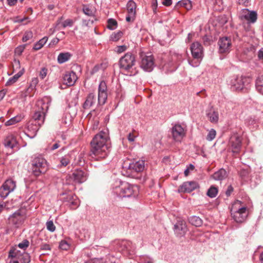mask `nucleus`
<instances>
[{"label":"nucleus","mask_w":263,"mask_h":263,"mask_svg":"<svg viewBox=\"0 0 263 263\" xmlns=\"http://www.w3.org/2000/svg\"><path fill=\"white\" fill-rule=\"evenodd\" d=\"M172 4V0H164L162 2V4L165 6H170Z\"/></svg>","instance_id":"obj_62"},{"label":"nucleus","mask_w":263,"mask_h":263,"mask_svg":"<svg viewBox=\"0 0 263 263\" xmlns=\"http://www.w3.org/2000/svg\"><path fill=\"white\" fill-rule=\"evenodd\" d=\"M23 74V71L21 70L15 74L14 76L9 79V80L6 82V85L7 86L11 85L12 84L15 83L18 79L21 77Z\"/></svg>","instance_id":"obj_31"},{"label":"nucleus","mask_w":263,"mask_h":263,"mask_svg":"<svg viewBox=\"0 0 263 263\" xmlns=\"http://www.w3.org/2000/svg\"><path fill=\"white\" fill-rule=\"evenodd\" d=\"M255 86L257 91L263 95V75L257 77Z\"/></svg>","instance_id":"obj_30"},{"label":"nucleus","mask_w":263,"mask_h":263,"mask_svg":"<svg viewBox=\"0 0 263 263\" xmlns=\"http://www.w3.org/2000/svg\"><path fill=\"white\" fill-rule=\"evenodd\" d=\"M218 194V189L214 186H211L207 191L206 195L210 198L215 197Z\"/></svg>","instance_id":"obj_35"},{"label":"nucleus","mask_w":263,"mask_h":263,"mask_svg":"<svg viewBox=\"0 0 263 263\" xmlns=\"http://www.w3.org/2000/svg\"><path fill=\"white\" fill-rule=\"evenodd\" d=\"M71 54L69 52L60 53L58 57V62L60 64L68 61L71 58Z\"/></svg>","instance_id":"obj_26"},{"label":"nucleus","mask_w":263,"mask_h":263,"mask_svg":"<svg viewBox=\"0 0 263 263\" xmlns=\"http://www.w3.org/2000/svg\"><path fill=\"white\" fill-rule=\"evenodd\" d=\"M33 37V33L32 31H29L25 32L24 35L23 37L22 41L24 42H26L28 40L31 39Z\"/></svg>","instance_id":"obj_46"},{"label":"nucleus","mask_w":263,"mask_h":263,"mask_svg":"<svg viewBox=\"0 0 263 263\" xmlns=\"http://www.w3.org/2000/svg\"><path fill=\"white\" fill-rule=\"evenodd\" d=\"M140 66L144 71L151 72L155 66L154 59L153 55L150 53H141Z\"/></svg>","instance_id":"obj_9"},{"label":"nucleus","mask_w":263,"mask_h":263,"mask_svg":"<svg viewBox=\"0 0 263 263\" xmlns=\"http://www.w3.org/2000/svg\"><path fill=\"white\" fill-rule=\"evenodd\" d=\"M26 46V45H24L17 47L15 49V52L19 54H21L25 49Z\"/></svg>","instance_id":"obj_54"},{"label":"nucleus","mask_w":263,"mask_h":263,"mask_svg":"<svg viewBox=\"0 0 263 263\" xmlns=\"http://www.w3.org/2000/svg\"><path fill=\"white\" fill-rule=\"evenodd\" d=\"M199 187L198 184L196 181H187L184 182L179 188V192L190 193Z\"/></svg>","instance_id":"obj_20"},{"label":"nucleus","mask_w":263,"mask_h":263,"mask_svg":"<svg viewBox=\"0 0 263 263\" xmlns=\"http://www.w3.org/2000/svg\"><path fill=\"white\" fill-rule=\"evenodd\" d=\"M157 5V0H152V7L154 13H156Z\"/></svg>","instance_id":"obj_58"},{"label":"nucleus","mask_w":263,"mask_h":263,"mask_svg":"<svg viewBox=\"0 0 263 263\" xmlns=\"http://www.w3.org/2000/svg\"><path fill=\"white\" fill-rule=\"evenodd\" d=\"M83 12H84V14L88 16L93 15V11L88 7L84 6L83 8Z\"/></svg>","instance_id":"obj_50"},{"label":"nucleus","mask_w":263,"mask_h":263,"mask_svg":"<svg viewBox=\"0 0 263 263\" xmlns=\"http://www.w3.org/2000/svg\"><path fill=\"white\" fill-rule=\"evenodd\" d=\"M216 135V132L215 130H214V129H211L210 130H209L207 135L206 139L209 141H211L215 138Z\"/></svg>","instance_id":"obj_43"},{"label":"nucleus","mask_w":263,"mask_h":263,"mask_svg":"<svg viewBox=\"0 0 263 263\" xmlns=\"http://www.w3.org/2000/svg\"><path fill=\"white\" fill-rule=\"evenodd\" d=\"M3 144L6 148L16 151L19 148L16 137L12 134H8L4 139Z\"/></svg>","instance_id":"obj_17"},{"label":"nucleus","mask_w":263,"mask_h":263,"mask_svg":"<svg viewBox=\"0 0 263 263\" xmlns=\"http://www.w3.org/2000/svg\"><path fill=\"white\" fill-rule=\"evenodd\" d=\"M71 161V157L69 155H65L60 159V167H65L69 164Z\"/></svg>","instance_id":"obj_32"},{"label":"nucleus","mask_w":263,"mask_h":263,"mask_svg":"<svg viewBox=\"0 0 263 263\" xmlns=\"http://www.w3.org/2000/svg\"><path fill=\"white\" fill-rule=\"evenodd\" d=\"M31 169L32 174L37 177L47 172L49 169V165L44 158L39 156L32 160Z\"/></svg>","instance_id":"obj_6"},{"label":"nucleus","mask_w":263,"mask_h":263,"mask_svg":"<svg viewBox=\"0 0 263 263\" xmlns=\"http://www.w3.org/2000/svg\"><path fill=\"white\" fill-rule=\"evenodd\" d=\"M26 218L25 212L23 210H18L9 217L10 223L16 228H18Z\"/></svg>","instance_id":"obj_10"},{"label":"nucleus","mask_w":263,"mask_h":263,"mask_svg":"<svg viewBox=\"0 0 263 263\" xmlns=\"http://www.w3.org/2000/svg\"><path fill=\"white\" fill-rule=\"evenodd\" d=\"M107 87L105 81L100 82L98 87L97 106L103 105L107 99Z\"/></svg>","instance_id":"obj_11"},{"label":"nucleus","mask_w":263,"mask_h":263,"mask_svg":"<svg viewBox=\"0 0 263 263\" xmlns=\"http://www.w3.org/2000/svg\"><path fill=\"white\" fill-rule=\"evenodd\" d=\"M47 71L48 70L46 68H42L39 74L40 78L42 80L44 79L47 76Z\"/></svg>","instance_id":"obj_51"},{"label":"nucleus","mask_w":263,"mask_h":263,"mask_svg":"<svg viewBox=\"0 0 263 263\" xmlns=\"http://www.w3.org/2000/svg\"><path fill=\"white\" fill-rule=\"evenodd\" d=\"M207 116L210 122L212 123H216L218 122L219 116L217 112L215 111L210 112L207 114Z\"/></svg>","instance_id":"obj_34"},{"label":"nucleus","mask_w":263,"mask_h":263,"mask_svg":"<svg viewBox=\"0 0 263 263\" xmlns=\"http://www.w3.org/2000/svg\"><path fill=\"white\" fill-rule=\"evenodd\" d=\"M51 101V98L47 96L39 100L37 103L39 109L34 112L31 121L42 125L44 122L45 113L49 108Z\"/></svg>","instance_id":"obj_5"},{"label":"nucleus","mask_w":263,"mask_h":263,"mask_svg":"<svg viewBox=\"0 0 263 263\" xmlns=\"http://www.w3.org/2000/svg\"><path fill=\"white\" fill-rule=\"evenodd\" d=\"M173 230L175 235L179 237L185 236L187 231V228L184 220L179 218L174 225Z\"/></svg>","instance_id":"obj_12"},{"label":"nucleus","mask_w":263,"mask_h":263,"mask_svg":"<svg viewBox=\"0 0 263 263\" xmlns=\"http://www.w3.org/2000/svg\"><path fill=\"white\" fill-rule=\"evenodd\" d=\"M41 126L40 123L30 120L28 123L26 135L31 139L34 138Z\"/></svg>","instance_id":"obj_19"},{"label":"nucleus","mask_w":263,"mask_h":263,"mask_svg":"<svg viewBox=\"0 0 263 263\" xmlns=\"http://www.w3.org/2000/svg\"><path fill=\"white\" fill-rule=\"evenodd\" d=\"M139 263H154L152 258L146 255L141 256L139 257Z\"/></svg>","instance_id":"obj_40"},{"label":"nucleus","mask_w":263,"mask_h":263,"mask_svg":"<svg viewBox=\"0 0 263 263\" xmlns=\"http://www.w3.org/2000/svg\"><path fill=\"white\" fill-rule=\"evenodd\" d=\"M231 213L235 221L241 223L246 220L249 214V209L245 203L239 200H236L232 205Z\"/></svg>","instance_id":"obj_4"},{"label":"nucleus","mask_w":263,"mask_h":263,"mask_svg":"<svg viewBox=\"0 0 263 263\" xmlns=\"http://www.w3.org/2000/svg\"><path fill=\"white\" fill-rule=\"evenodd\" d=\"M247 122L249 125H253L255 123V120L252 118L247 119Z\"/></svg>","instance_id":"obj_64"},{"label":"nucleus","mask_w":263,"mask_h":263,"mask_svg":"<svg viewBox=\"0 0 263 263\" xmlns=\"http://www.w3.org/2000/svg\"><path fill=\"white\" fill-rule=\"evenodd\" d=\"M123 33L122 31H118L117 33L112 34L110 36V40L116 42L118 41L122 36Z\"/></svg>","instance_id":"obj_42"},{"label":"nucleus","mask_w":263,"mask_h":263,"mask_svg":"<svg viewBox=\"0 0 263 263\" xmlns=\"http://www.w3.org/2000/svg\"><path fill=\"white\" fill-rule=\"evenodd\" d=\"M243 14L241 16V18L245 19L249 23H254L257 20V13L254 11H250L247 9H245L243 11Z\"/></svg>","instance_id":"obj_23"},{"label":"nucleus","mask_w":263,"mask_h":263,"mask_svg":"<svg viewBox=\"0 0 263 263\" xmlns=\"http://www.w3.org/2000/svg\"><path fill=\"white\" fill-rule=\"evenodd\" d=\"M29 245V242L27 239H24L23 241L18 244V247L20 249L25 250Z\"/></svg>","instance_id":"obj_48"},{"label":"nucleus","mask_w":263,"mask_h":263,"mask_svg":"<svg viewBox=\"0 0 263 263\" xmlns=\"http://www.w3.org/2000/svg\"><path fill=\"white\" fill-rule=\"evenodd\" d=\"M46 228L47 229L51 232H53L55 230V226H54L52 220H48L46 222Z\"/></svg>","instance_id":"obj_44"},{"label":"nucleus","mask_w":263,"mask_h":263,"mask_svg":"<svg viewBox=\"0 0 263 263\" xmlns=\"http://www.w3.org/2000/svg\"><path fill=\"white\" fill-rule=\"evenodd\" d=\"M77 76L73 71L67 72L63 76L64 83L68 86H72L75 83Z\"/></svg>","instance_id":"obj_22"},{"label":"nucleus","mask_w":263,"mask_h":263,"mask_svg":"<svg viewBox=\"0 0 263 263\" xmlns=\"http://www.w3.org/2000/svg\"><path fill=\"white\" fill-rule=\"evenodd\" d=\"M251 80L246 77H237L231 80V88L232 89L240 91L247 90L250 83Z\"/></svg>","instance_id":"obj_8"},{"label":"nucleus","mask_w":263,"mask_h":263,"mask_svg":"<svg viewBox=\"0 0 263 263\" xmlns=\"http://www.w3.org/2000/svg\"><path fill=\"white\" fill-rule=\"evenodd\" d=\"M135 250V246L131 241H129V244L126 246V254L132 255L134 253Z\"/></svg>","instance_id":"obj_39"},{"label":"nucleus","mask_w":263,"mask_h":263,"mask_svg":"<svg viewBox=\"0 0 263 263\" xmlns=\"http://www.w3.org/2000/svg\"><path fill=\"white\" fill-rule=\"evenodd\" d=\"M233 191V187L231 185L229 186L226 192V195L227 196H230L231 193Z\"/></svg>","instance_id":"obj_60"},{"label":"nucleus","mask_w":263,"mask_h":263,"mask_svg":"<svg viewBox=\"0 0 263 263\" xmlns=\"http://www.w3.org/2000/svg\"><path fill=\"white\" fill-rule=\"evenodd\" d=\"M229 145L234 155L238 154L241 148V139L237 135L232 136L230 139Z\"/></svg>","instance_id":"obj_15"},{"label":"nucleus","mask_w":263,"mask_h":263,"mask_svg":"<svg viewBox=\"0 0 263 263\" xmlns=\"http://www.w3.org/2000/svg\"><path fill=\"white\" fill-rule=\"evenodd\" d=\"M136 136H134L132 133H130L128 135L127 139L130 142H134L135 141V139Z\"/></svg>","instance_id":"obj_61"},{"label":"nucleus","mask_w":263,"mask_h":263,"mask_svg":"<svg viewBox=\"0 0 263 263\" xmlns=\"http://www.w3.org/2000/svg\"><path fill=\"white\" fill-rule=\"evenodd\" d=\"M127 47L125 45L119 46L117 47L116 51L120 53L125 51Z\"/></svg>","instance_id":"obj_55"},{"label":"nucleus","mask_w":263,"mask_h":263,"mask_svg":"<svg viewBox=\"0 0 263 263\" xmlns=\"http://www.w3.org/2000/svg\"><path fill=\"white\" fill-rule=\"evenodd\" d=\"M87 173L82 170H76L71 175H68L69 178L73 180L75 183H82L87 179Z\"/></svg>","instance_id":"obj_16"},{"label":"nucleus","mask_w":263,"mask_h":263,"mask_svg":"<svg viewBox=\"0 0 263 263\" xmlns=\"http://www.w3.org/2000/svg\"><path fill=\"white\" fill-rule=\"evenodd\" d=\"M90 156L97 160L106 158L110 148L109 138L107 132L101 131L97 134L91 143Z\"/></svg>","instance_id":"obj_1"},{"label":"nucleus","mask_w":263,"mask_h":263,"mask_svg":"<svg viewBox=\"0 0 263 263\" xmlns=\"http://www.w3.org/2000/svg\"><path fill=\"white\" fill-rule=\"evenodd\" d=\"M2 186L9 192L13 191L16 187L15 182L11 179L7 180Z\"/></svg>","instance_id":"obj_27"},{"label":"nucleus","mask_w":263,"mask_h":263,"mask_svg":"<svg viewBox=\"0 0 263 263\" xmlns=\"http://www.w3.org/2000/svg\"><path fill=\"white\" fill-rule=\"evenodd\" d=\"M227 176V171L223 168H220L213 174L212 177L215 180L221 181L226 179Z\"/></svg>","instance_id":"obj_25"},{"label":"nucleus","mask_w":263,"mask_h":263,"mask_svg":"<svg viewBox=\"0 0 263 263\" xmlns=\"http://www.w3.org/2000/svg\"><path fill=\"white\" fill-rule=\"evenodd\" d=\"M258 58L259 60L263 63V48L259 49L258 51Z\"/></svg>","instance_id":"obj_59"},{"label":"nucleus","mask_w":263,"mask_h":263,"mask_svg":"<svg viewBox=\"0 0 263 263\" xmlns=\"http://www.w3.org/2000/svg\"><path fill=\"white\" fill-rule=\"evenodd\" d=\"M10 193V192H9V191H8L5 187L2 186V187L0 189V196L1 197H2L4 199L6 198L8 196Z\"/></svg>","instance_id":"obj_49"},{"label":"nucleus","mask_w":263,"mask_h":263,"mask_svg":"<svg viewBox=\"0 0 263 263\" xmlns=\"http://www.w3.org/2000/svg\"><path fill=\"white\" fill-rule=\"evenodd\" d=\"M41 249L42 250L49 251L51 250V248L50 245L47 243H42L41 246Z\"/></svg>","instance_id":"obj_57"},{"label":"nucleus","mask_w":263,"mask_h":263,"mask_svg":"<svg viewBox=\"0 0 263 263\" xmlns=\"http://www.w3.org/2000/svg\"><path fill=\"white\" fill-rule=\"evenodd\" d=\"M126 6L128 14L131 15V16H135L136 8V3L133 1L130 0L128 2Z\"/></svg>","instance_id":"obj_28"},{"label":"nucleus","mask_w":263,"mask_h":263,"mask_svg":"<svg viewBox=\"0 0 263 263\" xmlns=\"http://www.w3.org/2000/svg\"><path fill=\"white\" fill-rule=\"evenodd\" d=\"M74 197H76V195L72 194H69L66 196V197L63 198V201L67 202V204L69 206L71 201H73Z\"/></svg>","instance_id":"obj_45"},{"label":"nucleus","mask_w":263,"mask_h":263,"mask_svg":"<svg viewBox=\"0 0 263 263\" xmlns=\"http://www.w3.org/2000/svg\"><path fill=\"white\" fill-rule=\"evenodd\" d=\"M129 244V240H122L118 242L120 251L126 254V246Z\"/></svg>","instance_id":"obj_37"},{"label":"nucleus","mask_w":263,"mask_h":263,"mask_svg":"<svg viewBox=\"0 0 263 263\" xmlns=\"http://www.w3.org/2000/svg\"><path fill=\"white\" fill-rule=\"evenodd\" d=\"M180 7H183L187 10H190L192 8V2L190 0H181L178 2L174 6V9L177 10Z\"/></svg>","instance_id":"obj_24"},{"label":"nucleus","mask_w":263,"mask_h":263,"mask_svg":"<svg viewBox=\"0 0 263 263\" xmlns=\"http://www.w3.org/2000/svg\"><path fill=\"white\" fill-rule=\"evenodd\" d=\"M59 246L61 249L64 250H66L69 248V245L65 241H61Z\"/></svg>","instance_id":"obj_53"},{"label":"nucleus","mask_w":263,"mask_h":263,"mask_svg":"<svg viewBox=\"0 0 263 263\" xmlns=\"http://www.w3.org/2000/svg\"><path fill=\"white\" fill-rule=\"evenodd\" d=\"M48 41V37L44 36L35 44H34L33 49L34 50H38L40 49Z\"/></svg>","instance_id":"obj_33"},{"label":"nucleus","mask_w":263,"mask_h":263,"mask_svg":"<svg viewBox=\"0 0 263 263\" xmlns=\"http://www.w3.org/2000/svg\"><path fill=\"white\" fill-rule=\"evenodd\" d=\"M60 146V145L59 144V142H57L53 144L52 146L50 147V149L52 151L55 150L59 148Z\"/></svg>","instance_id":"obj_63"},{"label":"nucleus","mask_w":263,"mask_h":263,"mask_svg":"<svg viewBox=\"0 0 263 263\" xmlns=\"http://www.w3.org/2000/svg\"><path fill=\"white\" fill-rule=\"evenodd\" d=\"M219 46V52L220 53H228L231 50L232 47V41L228 37L220 38L218 42Z\"/></svg>","instance_id":"obj_13"},{"label":"nucleus","mask_w":263,"mask_h":263,"mask_svg":"<svg viewBox=\"0 0 263 263\" xmlns=\"http://www.w3.org/2000/svg\"><path fill=\"white\" fill-rule=\"evenodd\" d=\"M120 70L127 76H134L136 74V59L131 52H127L122 57L119 61Z\"/></svg>","instance_id":"obj_3"},{"label":"nucleus","mask_w":263,"mask_h":263,"mask_svg":"<svg viewBox=\"0 0 263 263\" xmlns=\"http://www.w3.org/2000/svg\"><path fill=\"white\" fill-rule=\"evenodd\" d=\"M173 139L177 142H180L185 135L184 127L181 124H176L172 128Z\"/></svg>","instance_id":"obj_14"},{"label":"nucleus","mask_w":263,"mask_h":263,"mask_svg":"<svg viewBox=\"0 0 263 263\" xmlns=\"http://www.w3.org/2000/svg\"><path fill=\"white\" fill-rule=\"evenodd\" d=\"M189 222L195 227H200L202 224V219L198 216H192L189 218Z\"/></svg>","instance_id":"obj_29"},{"label":"nucleus","mask_w":263,"mask_h":263,"mask_svg":"<svg viewBox=\"0 0 263 263\" xmlns=\"http://www.w3.org/2000/svg\"><path fill=\"white\" fill-rule=\"evenodd\" d=\"M191 51L193 60H189V63L194 67L199 65L203 57V49L202 45L198 42H194L191 46Z\"/></svg>","instance_id":"obj_7"},{"label":"nucleus","mask_w":263,"mask_h":263,"mask_svg":"<svg viewBox=\"0 0 263 263\" xmlns=\"http://www.w3.org/2000/svg\"><path fill=\"white\" fill-rule=\"evenodd\" d=\"M62 19V17L59 18V20L57 21V22L53 28H51L50 30H52V33L54 32L56 29L59 30L60 28L59 27V26L60 24L61 23V21Z\"/></svg>","instance_id":"obj_56"},{"label":"nucleus","mask_w":263,"mask_h":263,"mask_svg":"<svg viewBox=\"0 0 263 263\" xmlns=\"http://www.w3.org/2000/svg\"><path fill=\"white\" fill-rule=\"evenodd\" d=\"M145 168V161L139 160L133 161L130 163L127 167V169L130 173H139L142 172Z\"/></svg>","instance_id":"obj_18"},{"label":"nucleus","mask_w":263,"mask_h":263,"mask_svg":"<svg viewBox=\"0 0 263 263\" xmlns=\"http://www.w3.org/2000/svg\"><path fill=\"white\" fill-rule=\"evenodd\" d=\"M73 201L71 202L69 206L71 209H76L80 205V201L77 197H74V199L72 200Z\"/></svg>","instance_id":"obj_41"},{"label":"nucleus","mask_w":263,"mask_h":263,"mask_svg":"<svg viewBox=\"0 0 263 263\" xmlns=\"http://www.w3.org/2000/svg\"><path fill=\"white\" fill-rule=\"evenodd\" d=\"M96 98L95 94L93 92L89 93L87 96L85 102L83 104V108L85 109H89L91 107H93L96 104Z\"/></svg>","instance_id":"obj_21"},{"label":"nucleus","mask_w":263,"mask_h":263,"mask_svg":"<svg viewBox=\"0 0 263 263\" xmlns=\"http://www.w3.org/2000/svg\"><path fill=\"white\" fill-rule=\"evenodd\" d=\"M84 154L83 153H80L78 156V161L77 163L79 165H82L85 163V159L84 158Z\"/></svg>","instance_id":"obj_52"},{"label":"nucleus","mask_w":263,"mask_h":263,"mask_svg":"<svg viewBox=\"0 0 263 263\" xmlns=\"http://www.w3.org/2000/svg\"><path fill=\"white\" fill-rule=\"evenodd\" d=\"M74 22L73 20L71 19H67L62 22V25L64 28H66L67 27H72L74 24Z\"/></svg>","instance_id":"obj_47"},{"label":"nucleus","mask_w":263,"mask_h":263,"mask_svg":"<svg viewBox=\"0 0 263 263\" xmlns=\"http://www.w3.org/2000/svg\"><path fill=\"white\" fill-rule=\"evenodd\" d=\"M22 117L21 116H16L15 117H14L9 120H8L6 123L5 125L6 126H10L13 125L17 122H19L22 120Z\"/></svg>","instance_id":"obj_36"},{"label":"nucleus","mask_w":263,"mask_h":263,"mask_svg":"<svg viewBox=\"0 0 263 263\" xmlns=\"http://www.w3.org/2000/svg\"><path fill=\"white\" fill-rule=\"evenodd\" d=\"M117 27V22L113 19L109 18L107 21V28L110 30H114Z\"/></svg>","instance_id":"obj_38"},{"label":"nucleus","mask_w":263,"mask_h":263,"mask_svg":"<svg viewBox=\"0 0 263 263\" xmlns=\"http://www.w3.org/2000/svg\"><path fill=\"white\" fill-rule=\"evenodd\" d=\"M113 192L120 198H132L135 199L138 195L137 186L129 184L127 182L116 180L112 186Z\"/></svg>","instance_id":"obj_2"}]
</instances>
